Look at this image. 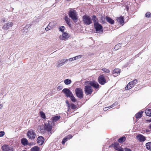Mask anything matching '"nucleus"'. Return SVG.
Listing matches in <instances>:
<instances>
[{
  "mask_svg": "<svg viewBox=\"0 0 151 151\" xmlns=\"http://www.w3.org/2000/svg\"><path fill=\"white\" fill-rule=\"evenodd\" d=\"M84 85L85 86L84 88L85 93L86 95L91 94L93 91L92 88L89 85L96 88H99V86L98 83L94 81H86Z\"/></svg>",
  "mask_w": 151,
  "mask_h": 151,
  "instance_id": "f257e3e1",
  "label": "nucleus"
},
{
  "mask_svg": "<svg viewBox=\"0 0 151 151\" xmlns=\"http://www.w3.org/2000/svg\"><path fill=\"white\" fill-rule=\"evenodd\" d=\"M82 22L84 24L87 25H89L92 23V19L91 17L87 15L83 16Z\"/></svg>",
  "mask_w": 151,
  "mask_h": 151,
  "instance_id": "f03ea898",
  "label": "nucleus"
},
{
  "mask_svg": "<svg viewBox=\"0 0 151 151\" xmlns=\"http://www.w3.org/2000/svg\"><path fill=\"white\" fill-rule=\"evenodd\" d=\"M69 15L74 21H76L78 19L77 13L73 9H71L70 10Z\"/></svg>",
  "mask_w": 151,
  "mask_h": 151,
  "instance_id": "7ed1b4c3",
  "label": "nucleus"
},
{
  "mask_svg": "<svg viewBox=\"0 0 151 151\" xmlns=\"http://www.w3.org/2000/svg\"><path fill=\"white\" fill-rule=\"evenodd\" d=\"M54 126L53 123H52L51 122L49 121L48 123H45V124L44 129L48 132L51 131L52 126Z\"/></svg>",
  "mask_w": 151,
  "mask_h": 151,
  "instance_id": "20e7f679",
  "label": "nucleus"
},
{
  "mask_svg": "<svg viewBox=\"0 0 151 151\" xmlns=\"http://www.w3.org/2000/svg\"><path fill=\"white\" fill-rule=\"evenodd\" d=\"M75 93L77 97L82 99L83 97V93L82 89L80 88H77L75 89Z\"/></svg>",
  "mask_w": 151,
  "mask_h": 151,
  "instance_id": "39448f33",
  "label": "nucleus"
},
{
  "mask_svg": "<svg viewBox=\"0 0 151 151\" xmlns=\"http://www.w3.org/2000/svg\"><path fill=\"white\" fill-rule=\"evenodd\" d=\"M137 82V80L136 79L134 80L133 81L130 82L125 87V90H128L130 89L132 87H134L136 84Z\"/></svg>",
  "mask_w": 151,
  "mask_h": 151,
  "instance_id": "423d86ee",
  "label": "nucleus"
},
{
  "mask_svg": "<svg viewBox=\"0 0 151 151\" xmlns=\"http://www.w3.org/2000/svg\"><path fill=\"white\" fill-rule=\"evenodd\" d=\"M98 80L99 83L102 85H104L107 82L104 76L102 75H101L99 76Z\"/></svg>",
  "mask_w": 151,
  "mask_h": 151,
  "instance_id": "0eeeda50",
  "label": "nucleus"
},
{
  "mask_svg": "<svg viewBox=\"0 0 151 151\" xmlns=\"http://www.w3.org/2000/svg\"><path fill=\"white\" fill-rule=\"evenodd\" d=\"M28 138L31 139H34L36 137V134L34 131L32 130L29 131L27 134Z\"/></svg>",
  "mask_w": 151,
  "mask_h": 151,
  "instance_id": "6e6552de",
  "label": "nucleus"
},
{
  "mask_svg": "<svg viewBox=\"0 0 151 151\" xmlns=\"http://www.w3.org/2000/svg\"><path fill=\"white\" fill-rule=\"evenodd\" d=\"M70 37L68 34L65 32H63L62 35L59 36V39L60 40H67Z\"/></svg>",
  "mask_w": 151,
  "mask_h": 151,
  "instance_id": "1a4fd4ad",
  "label": "nucleus"
},
{
  "mask_svg": "<svg viewBox=\"0 0 151 151\" xmlns=\"http://www.w3.org/2000/svg\"><path fill=\"white\" fill-rule=\"evenodd\" d=\"M13 23L11 22H8L5 24L2 27V29L4 30H7L9 29L13 25Z\"/></svg>",
  "mask_w": 151,
  "mask_h": 151,
  "instance_id": "9d476101",
  "label": "nucleus"
},
{
  "mask_svg": "<svg viewBox=\"0 0 151 151\" xmlns=\"http://www.w3.org/2000/svg\"><path fill=\"white\" fill-rule=\"evenodd\" d=\"M94 26L97 33L103 32V27L99 23L94 24Z\"/></svg>",
  "mask_w": 151,
  "mask_h": 151,
  "instance_id": "9b49d317",
  "label": "nucleus"
},
{
  "mask_svg": "<svg viewBox=\"0 0 151 151\" xmlns=\"http://www.w3.org/2000/svg\"><path fill=\"white\" fill-rule=\"evenodd\" d=\"M68 62V59H60L58 61L57 65V67H59L64 65L65 63Z\"/></svg>",
  "mask_w": 151,
  "mask_h": 151,
  "instance_id": "f8f14e48",
  "label": "nucleus"
},
{
  "mask_svg": "<svg viewBox=\"0 0 151 151\" xmlns=\"http://www.w3.org/2000/svg\"><path fill=\"white\" fill-rule=\"evenodd\" d=\"M137 139L140 142H143L146 140V137L141 134H139L136 136Z\"/></svg>",
  "mask_w": 151,
  "mask_h": 151,
  "instance_id": "ddd939ff",
  "label": "nucleus"
},
{
  "mask_svg": "<svg viewBox=\"0 0 151 151\" xmlns=\"http://www.w3.org/2000/svg\"><path fill=\"white\" fill-rule=\"evenodd\" d=\"M63 92L64 93L65 96L68 97H69L73 94L72 92L69 89L67 88H64L62 90Z\"/></svg>",
  "mask_w": 151,
  "mask_h": 151,
  "instance_id": "4468645a",
  "label": "nucleus"
},
{
  "mask_svg": "<svg viewBox=\"0 0 151 151\" xmlns=\"http://www.w3.org/2000/svg\"><path fill=\"white\" fill-rule=\"evenodd\" d=\"M60 118V116L59 115H57L52 117L50 119L52 123H53L54 125L55 123L57 122Z\"/></svg>",
  "mask_w": 151,
  "mask_h": 151,
  "instance_id": "2eb2a0df",
  "label": "nucleus"
},
{
  "mask_svg": "<svg viewBox=\"0 0 151 151\" xmlns=\"http://www.w3.org/2000/svg\"><path fill=\"white\" fill-rule=\"evenodd\" d=\"M1 148L3 151H13L12 147H9L8 145H4L2 146Z\"/></svg>",
  "mask_w": 151,
  "mask_h": 151,
  "instance_id": "dca6fc26",
  "label": "nucleus"
},
{
  "mask_svg": "<svg viewBox=\"0 0 151 151\" xmlns=\"http://www.w3.org/2000/svg\"><path fill=\"white\" fill-rule=\"evenodd\" d=\"M37 141V143L39 145H42L44 142V138L42 136H40L38 137Z\"/></svg>",
  "mask_w": 151,
  "mask_h": 151,
  "instance_id": "f3484780",
  "label": "nucleus"
},
{
  "mask_svg": "<svg viewBox=\"0 0 151 151\" xmlns=\"http://www.w3.org/2000/svg\"><path fill=\"white\" fill-rule=\"evenodd\" d=\"M120 69L117 68L113 70L112 73L113 74L114 76L115 77L120 73Z\"/></svg>",
  "mask_w": 151,
  "mask_h": 151,
  "instance_id": "a211bd4d",
  "label": "nucleus"
},
{
  "mask_svg": "<svg viewBox=\"0 0 151 151\" xmlns=\"http://www.w3.org/2000/svg\"><path fill=\"white\" fill-rule=\"evenodd\" d=\"M116 19L117 21L119 22L122 25L124 24V21L123 18L122 17L118 18Z\"/></svg>",
  "mask_w": 151,
  "mask_h": 151,
  "instance_id": "6ab92c4d",
  "label": "nucleus"
},
{
  "mask_svg": "<svg viewBox=\"0 0 151 151\" xmlns=\"http://www.w3.org/2000/svg\"><path fill=\"white\" fill-rule=\"evenodd\" d=\"M144 112V111H141L139 112L136 114H135V117L137 118H139L142 117V114Z\"/></svg>",
  "mask_w": 151,
  "mask_h": 151,
  "instance_id": "aec40b11",
  "label": "nucleus"
},
{
  "mask_svg": "<svg viewBox=\"0 0 151 151\" xmlns=\"http://www.w3.org/2000/svg\"><path fill=\"white\" fill-rule=\"evenodd\" d=\"M106 19L109 23L111 24H113L114 22V21L109 17H106Z\"/></svg>",
  "mask_w": 151,
  "mask_h": 151,
  "instance_id": "412c9836",
  "label": "nucleus"
},
{
  "mask_svg": "<svg viewBox=\"0 0 151 151\" xmlns=\"http://www.w3.org/2000/svg\"><path fill=\"white\" fill-rule=\"evenodd\" d=\"M21 142L22 144L24 145H26L28 143L27 140L26 138H23L21 140Z\"/></svg>",
  "mask_w": 151,
  "mask_h": 151,
  "instance_id": "4be33fe9",
  "label": "nucleus"
},
{
  "mask_svg": "<svg viewBox=\"0 0 151 151\" xmlns=\"http://www.w3.org/2000/svg\"><path fill=\"white\" fill-rule=\"evenodd\" d=\"M145 113L147 116H151V109H147L145 111Z\"/></svg>",
  "mask_w": 151,
  "mask_h": 151,
  "instance_id": "5701e85b",
  "label": "nucleus"
},
{
  "mask_svg": "<svg viewBox=\"0 0 151 151\" xmlns=\"http://www.w3.org/2000/svg\"><path fill=\"white\" fill-rule=\"evenodd\" d=\"M117 104V103H114L112 105L110 106H109V107H107L105 108H104V111H106L108 110V109H109L110 108H111L112 107H113L114 106H115Z\"/></svg>",
  "mask_w": 151,
  "mask_h": 151,
  "instance_id": "b1692460",
  "label": "nucleus"
},
{
  "mask_svg": "<svg viewBox=\"0 0 151 151\" xmlns=\"http://www.w3.org/2000/svg\"><path fill=\"white\" fill-rule=\"evenodd\" d=\"M146 147L147 149L151 150V142L147 143L146 144Z\"/></svg>",
  "mask_w": 151,
  "mask_h": 151,
  "instance_id": "393cba45",
  "label": "nucleus"
},
{
  "mask_svg": "<svg viewBox=\"0 0 151 151\" xmlns=\"http://www.w3.org/2000/svg\"><path fill=\"white\" fill-rule=\"evenodd\" d=\"M92 19L93 21L94 24L98 23V19L95 16L93 15L92 16Z\"/></svg>",
  "mask_w": 151,
  "mask_h": 151,
  "instance_id": "a878e982",
  "label": "nucleus"
},
{
  "mask_svg": "<svg viewBox=\"0 0 151 151\" xmlns=\"http://www.w3.org/2000/svg\"><path fill=\"white\" fill-rule=\"evenodd\" d=\"M64 82L65 84L68 85L70 84L72 81L71 80L66 79L64 81Z\"/></svg>",
  "mask_w": 151,
  "mask_h": 151,
  "instance_id": "bb28decb",
  "label": "nucleus"
},
{
  "mask_svg": "<svg viewBox=\"0 0 151 151\" xmlns=\"http://www.w3.org/2000/svg\"><path fill=\"white\" fill-rule=\"evenodd\" d=\"M48 25L50 27V29H52L55 26V24L53 22H51L49 23Z\"/></svg>",
  "mask_w": 151,
  "mask_h": 151,
  "instance_id": "cd10ccee",
  "label": "nucleus"
},
{
  "mask_svg": "<svg viewBox=\"0 0 151 151\" xmlns=\"http://www.w3.org/2000/svg\"><path fill=\"white\" fill-rule=\"evenodd\" d=\"M40 148L37 146H35L32 147L31 150V151H39Z\"/></svg>",
  "mask_w": 151,
  "mask_h": 151,
  "instance_id": "c85d7f7f",
  "label": "nucleus"
},
{
  "mask_svg": "<svg viewBox=\"0 0 151 151\" xmlns=\"http://www.w3.org/2000/svg\"><path fill=\"white\" fill-rule=\"evenodd\" d=\"M126 140V138L125 137H123L120 138L118 139V142L120 143H122L124 142Z\"/></svg>",
  "mask_w": 151,
  "mask_h": 151,
  "instance_id": "c756f323",
  "label": "nucleus"
},
{
  "mask_svg": "<svg viewBox=\"0 0 151 151\" xmlns=\"http://www.w3.org/2000/svg\"><path fill=\"white\" fill-rule=\"evenodd\" d=\"M65 20L66 22V23L68 25L70 24V19L67 16H66L65 17Z\"/></svg>",
  "mask_w": 151,
  "mask_h": 151,
  "instance_id": "7c9ffc66",
  "label": "nucleus"
},
{
  "mask_svg": "<svg viewBox=\"0 0 151 151\" xmlns=\"http://www.w3.org/2000/svg\"><path fill=\"white\" fill-rule=\"evenodd\" d=\"M69 97L73 102H75L76 101V100L73 94H72V95L71 96Z\"/></svg>",
  "mask_w": 151,
  "mask_h": 151,
  "instance_id": "2f4dec72",
  "label": "nucleus"
},
{
  "mask_svg": "<svg viewBox=\"0 0 151 151\" xmlns=\"http://www.w3.org/2000/svg\"><path fill=\"white\" fill-rule=\"evenodd\" d=\"M40 115L42 118L44 119H45L46 118L44 112L43 111H41L40 112Z\"/></svg>",
  "mask_w": 151,
  "mask_h": 151,
  "instance_id": "473e14b6",
  "label": "nucleus"
},
{
  "mask_svg": "<svg viewBox=\"0 0 151 151\" xmlns=\"http://www.w3.org/2000/svg\"><path fill=\"white\" fill-rule=\"evenodd\" d=\"M121 46V44L120 43H119L117 44L114 47V49L116 50H117L119 48H120Z\"/></svg>",
  "mask_w": 151,
  "mask_h": 151,
  "instance_id": "72a5a7b5",
  "label": "nucleus"
},
{
  "mask_svg": "<svg viewBox=\"0 0 151 151\" xmlns=\"http://www.w3.org/2000/svg\"><path fill=\"white\" fill-rule=\"evenodd\" d=\"M68 137H66L64 138L62 141V143L63 145H64L65 143L68 140Z\"/></svg>",
  "mask_w": 151,
  "mask_h": 151,
  "instance_id": "f704fd0d",
  "label": "nucleus"
},
{
  "mask_svg": "<svg viewBox=\"0 0 151 151\" xmlns=\"http://www.w3.org/2000/svg\"><path fill=\"white\" fill-rule=\"evenodd\" d=\"M102 70L104 72L106 73H109L110 71L109 70L105 68H104L102 69Z\"/></svg>",
  "mask_w": 151,
  "mask_h": 151,
  "instance_id": "c9c22d12",
  "label": "nucleus"
},
{
  "mask_svg": "<svg viewBox=\"0 0 151 151\" xmlns=\"http://www.w3.org/2000/svg\"><path fill=\"white\" fill-rule=\"evenodd\" d=\"M64 29L65 27L63 26L59 27V30L61 32H63L64 30Z\"/></svg>",
  "mask_w": 151,
  "mask_h": 151,
  "instance_id": "e433bc0d",
  "label": "nucleus"
},
{
  "mask_svg": "<svg viewBox=\"0 0 151 151\" xmlns=\"http://www.w3.org/2000/svg\"><path fill=\"white\" fill-rule=\"evenodd\" d=\"M150 15V13L149 12H147L145 14V17H147L149 18Z\"/></svg>",
  "mask_w": 151,
  "mask_h": 151,
  "instance_id": "4c0bfd02",
  "label": "nucleus"
},
{
  "mask_svg": "<svg viewBox=\"0 0 151 151\" xmlns=\"http://www.w3.org/2000/svg\"><path fill=\"white\" fill-rule=\"evenodd\" d=\"M72 109H75L76 108V106L73 104H72L71 105Z\"/></svg>",
  "mask_w": 151,
  "mask_h": 151,
  "instance_id": "58836bf2",
  "label": "nucleus"
},
{
  "mask_svg": "<svg viewBox=\"0 0 151 151\" xmlns=\"http://www.w3.org/2000/svg\"><path fill=\"white\" fill-rule=\"evenodd\" d=\"M116 149L118 151H124L123 149L120 147H116Z\"/></svg>",
  "mask_w": 151,
  "mask_h": 151,
  "instance_id": "ea45409f",
  "label": "nucleus"
},
{
  "mask_svg": "<svg viewBox=\"0 0 151 151\" xmlns=\"http://www.w3.org/2000/svg\"><path fill=\"white\" fill-rule=\"evenodd\" d=\"M4 134V132L1 131L0 132V137H1L3 136Z\"/></svg>",
  "mask_w": 151,
  "mask_h": 151,
  "instance_id": "a19ab883",
  "label": "nucleus"
},
{
  "mask_svg": "<svg viewBox=\"0 0 151 151\" xmlns=\"http://www.w3.org/2000/svg\"><path fill=\"white\" fill-rule=\"evenodd\" d=\"M75 57L76 59V60H77L78 59H79V58H81L82 57V55H79L78 56H75Z\"/></svg>",
  "mask_w": 151,
  "mask_h": 151,
  "instance_id": "79ce46f5",
  "label": "nucleus"
},
{
  "mask_svg": "<svg viewBox=\"0 0 151 151\" xmlns=\"http://www.w3.org/2000/svg\"><path fill=\"white\" fill-rule=\"evenodd\" d=\"M66 137H68V139H69L71 138L73 136L72 135L70 134L68 135Z\"/></svg>",
  "mask_w": 151,
  "mask_h": 151,
  "instance_id": "37998d69",
  "label": "nucleus"
},
{
  "mask_svg": "<svg viewBox=\"0 0 151 151\" xmlns=\"http://www.w3.org/2000/svg\"><path fill=\"white\" fill-rule=\"evenodd\" d=\"M1 22L3 23H4L6 21V19L4 18H3L1 19Z\"/></svg>",
  "mask_w": 151,
  "mask_h": 151,
  "instance_id": "c03bdc74",
  "label": "nucleus"
},
{
  "mask_svg": "<svg viewBox=\"0 0 151 151\" xmlns=\"http://www.w3.org/2000/svg\"><path fill=\"white\" fill-rule=\"evenodd\" d=\"M50 27L48 25L47 26L46 28H45V30L46 31H48L50 29H50Z\"/></svg>",
  "mask_w": 151,
  "mask_h": 151,
  "instance_id": "a18cd8bd",
  "label": "nucleus"
},
{
  "mask_svg": "<svg viewBox=\"0 0 151 151\" xmlns=\"http://www.w3.org/2000/svg\"><path fill=\"white\" fill-rule=\"evenodd\" d=\"M125 151H132L130 149L127 148H125Z\"/></svg>",
  "mask_w": 151,
  "mask_h": 151,
  "instance_id": "49530a36",
  "label": "nucleus"
},
{
  "mask_svg": "<svg viewBox=\"0 0 151 151\" xmlns=\"http://www.w3.org/2000/svg\"><path fill=\"white\" fill-rule=\"evenodd\" d=\"M68 59V61H69L70 62V61H73L72 58H70L69 59Z\"/></svg>",
  "mask_w": 151,
  "mask_h": 151,
  "instance_id": "de8ad7c7",
  "label": "nucleus"
},
{
  "mask_svg": "<svg viewBox=\"0 0 151 151\" xmlns=\"http://www.w3.org/2000/svg\"><path fill=\"white\" fill-rule=\"evenodd\" d=\"M2 92H1V94H3L4 92V91H5V89H2ZM4 93H5V92H4Z\"/></svg>",
  "mask_w": 151,
  "mask_h": 151,
  "instance_id": "09e8293b",
  "label": "nucleus"
},
{
  "mask_svg": "<svg viewBox=\"0 0 151 151\" xmlns=\"http://www.w3.org/2000/svg\"><path fill=\"white\" fill-rule=\"evenodd\" d=\"M147 122H151V119H148V120H146Z\"/></svg>",
  "mask_w": 151,
  "mask_h": 151,
  "instance_id": "8fccbe9b",
  "label": "nucleus"
},
{
  "mask_svg": "<svg viewBox=\"0 0 151 151\" xmlns=\"http://www.w3.org/2000/svg\"><path fill=\"white\" fill-rule=\"evenodd\" d=\"M73 60H76V59L75 58V57H73L72 58Z\"/></svg>",
  "mask_w": 151,
  "mask_h": 151,
  "instance_id": "3c124183",
  "label": "nucleus"
},
{
  "mask_svg": "<svg viewBox=\"0 0 151 151\" xmlns=\"http://www.w3.org/2000/svg\"><path fill=\"white\" fill-rule=\"evenodd\" d=\"M66 104L68 105V104H69V102L68 101H66Z\"/></svg>",
  "mask_w": 151,
  "mask_h": 151,
  "instance_id": "603ef678",
  "label": "nucleus"
},
{
  "mask_svg": "<svg viewBox=\"0 0 151 151\" xmlns=\"http://www.w3.org/2000/svg\"><path fill=\"white\" fill-rule=\"evenodd\" d=\"M3 105L2 104L0 105V109H1L3 107Z\"/></svg>",
  "mask_w": 151,
  "mask_h": 151,
  "instance_id": "864d4df0",
  "label": "nucleus"
},
{
  "mask_svg": "<svg viewBox=\"0 0 151 151\" xmlns=\"http://www.w3.org/2000/svg\"><path fill=\"white\" fill-rule=\"evenodd\" d=\"M68 108H70V104H68Z\"/></svg>",
  "mask_w": 151,
  "mask_h": 151,
  "instance_id": "5fc2aeb1",
  "label": "nucleus"
},
{
  "mask_svg": "<svg viewBox=\"0 0 151 151\" xmlns=\"http://www.w3.org/2000/svg\"><path fill=\"white\" fill-rule=\"evenodd\" d=\"M149 128L150 129H151V124L150 125H149Z\"/></svg>",
  "mask_w": 151,
  "mask_h": 151,
  "instance_id": "6e6d98bb",
  "label": "nucleus"
},
{
  "mask_svg": "<svg viewBox=\"0 0 151 151\" xmlns=\"http://www.w3.org/2000/svg\"><path fill=\"white\" fill-rule=\"evenodd\" d=\"M42 128H43L42 127H41L40 128V129H41L42 130H43V129Z\"/></svg>",
  "mask_w": 151,
  "mask_h": 151,
  "instance_id": "4d7b16f0",
  "label": "nucleus"
},
{
  "mask_svg": "<svg viewBox=\"0 0 151 151\" xmlns=\"http://www.w3.org/2000/svg\"><path fill=\"white\" fill-rule=\"evenodd\" d=\"M60 87H60V86H58V89H60Z\"/></svg>",
  "mask_w": 151,
  "mask_h": 151,
  "instance_id": "13d9d810",
  "label": "nucleus"
},
{
  "mask_svg": "<svg viewBox=\"0 0 151 151\" xmlns=\"http://www.w3.org/2000/svg\"><path fill=\"white\" fill-rule=\"evenodd\" d=\"M149 131V130H146V132H148Z\"/></svg>",
  "mask_w": 151,
  "mask_h": 151,
  "instance_id": "bf43d9fd",
  "label": "nucleus"
}]
</instances>
